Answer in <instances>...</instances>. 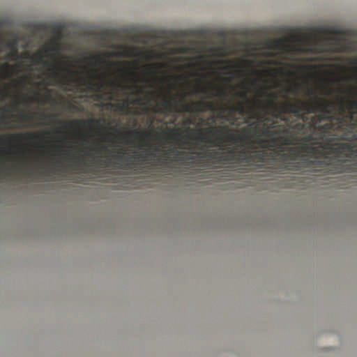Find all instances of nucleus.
Segmentation results:
<instances>
[{"mask_svg": "<svg viewBox=\"0 0 357 357\" xmlns=\"http://www.w3.org/2000/svg\"><path fill=\"white\" fill-rule=\"evenodd\" d=\"M259 97L268 99L265 106L273 110L272 116L287 123L286 114H292L303 122L290 125L298 132L312 133L301 138V148L307 156L305 158L310 167L324 168L329 165V157L326 154H351L354 148L349 143L333 142L335 140L357 141V99L346 100L337 96V105L335 102L317 97L312 89L307 90V96L312 101L298 100L294 103L288 99L281 107L275 105L278 99L276 93H270L266 88L259 87Z\"/></svg>", "mask_w": 357, "mask_h": 357, "instance_id": "obj_1", "label": "nucleus"}, {"mask_svg": "<svg viewBox=\"0 0 357 357\" xmlns=\"http://www.w3.org/2000/svg\"><path fill=\"white\" fill-rule=\"evenodd\" d=\"M107 157L105 160L103 158L104 148L100 144L94 142L86 146L87 151H81L83 153V157L79 158L76 161L75 169L82 171L83 172H91L94 168L102 165L109 166L112 162V155H110V143H112V126L109 122L107 124Z\"/></svg>", "mask_w": 357, "mask_h": 357, "instance_id": "obj_2", "label": "nucleus"}, {"mask_svg": "<svg viewBox=\"0 0 357 357\" xmlns=\"http://www.w3.org/2000/svg\"><path fill=\"white\" fill-rule=\"evenodd\" d=\"M198 154L202 155V158H207L208 160H213L215 162H230L238 160L245 162H251L255 161L263 162L265 161L266 157L269 155L264 150H254L249 152L246 149H243L241 151V154L238 157L236 156L234 149L229 150L227 155H225L222 152L213 149L208 150L204 153L202 152H199Z\"/></svg>", "mask_w": 357, "mask_h": 357, "instance_id": "obj_3", "label": "nucleus"}, {"mask_svg": "<svg viewBox=\"0 0 357 357\" xmlns=\"http://www.w3.org/2000/svg\"><path fill=\"white\" fill-rule=\"evenodd\" d=\"M207 132L212 133L214 139L208 137L204 134L201 130L198 131V139L203 142L208 144L209 146H217L222 148L227 142L239 143L246 139L245 135H236L231 132V130L227 126H211L207 128Z\"/></svg>", "mask_w": 357, "mask_h": 357, "instance_id": "obj_4", "label": "nucleus"}, {"mask_svg": "<svg viewBox=\"0 0 357 357\" xmlns=\"http://www.w3.org/2000/svg\"><path fill=\"white\" fill-rule=\"evenodd\" d=\"M236 95L243 99H245L248 102H252V105L249 106V107H245L243 103H239L238 105H232L228 108V114L225 116L224 112L225 109L223 108H220L218 112V116L221 119H225L229 123L231 126L237 125V122L238 121V118L235 116V114L238 113L240 115L245 116L248 120L253 119L256 117V115L254 114L256 106H261V101L259 99H252L250 100L248 98V92H237Z\"/></svg>", "mask_w": 357, "mask_h": 357, "instance_id": "obj_5", "label": "nucleus"}, {"mask_svg": "<svg viewBox=\"0 0 357 357\" xmlns=\"http://www.w3.org/2000/svg\"><path fill=\"white\" fill-rule=\"evenodd\" d=\"M322 34L340 36L346 35L347 31L344 29L331 26H314L310 29V33L305 37L291 34L289 37L275 40L273 41V43H274V45L278 47H284L286 46V43H289L290 40L298 43H308L312 40V38L316 40H319L320 35Z\"/></svg>", "mask_w": 357, "mask_h": 357, "instance_id": "obj_6", "label": "nucleus"}, {"mask_svg": "<svg viewBox=\"0 0 357 357\" xmlns=\"http://www.w3.org/2000/svg\"><path fill=\"white\" fill-rule=\"evenodd\" d=\"M43 54L40 52H36L31 59L35 63H43L44 66L48 69L51 70L52 68L54 70H61L66 73V76H63L60 73L53 72L49 75V77L52 79L54 83L49 82V85H54V84H68L70 82L74 81L73 77L75 75V72L71 70L69 66H64L61 62H56L53 66L50 62L44 61Z\"/></svg>", "mask_w": 357, "mask_h": 357, "instance_id": "obj_7", "label": "nucleus"}, {"mask_svg": "<svg viewBox=\"0 0 357 357\" xmlns=\"http://www.w3.org/2000/svg\"><path fill=\"white\" fill-rule=\"evenodd\" d=\"M98 76L96 70L90 73L89 77H79L77 79L78 84L84 86L88 92L93 93L96 100L103 98L104 85L102 81L96 80L95 77Z\"/></svg>", "mask_w": 357, "mask_h": 357, "instance_id": "obj_8", "label": "nucleus"}, {"mask_svg": "<svg viewBox=\"0 0 357 357\" xmlns=\"http://www.w3.org/2000/svg\"><path fill=\"white\" fill-rule=\"evenodd\" d=\"M66 27V24L63 22L38 23L33 25L32 29L34 32L50 31L54 34L58 39H60Z\"/></svg>", "mask_w": 357, "mask_h": 357, "instance_id": "obj_9", "label": "nucleus"}, {"mask_svg": "<svg viewBox=\"0 0 357 357\" xmlns=\"http://www.w3.org/2000/svg\"><path fill=\"white\" fill-rule=\"evenodd\" d=\"M288 153H282L285 148L282 146H280V151L276 153L277 156L281 158L283 161H295L301 160L305 162V155L301 148V142L299 146H291L288 149Z\"/></svg>", "mask_w": 357, "mask_h": 357, "instance_id": "obj_10", "label": "nucleus"}, {"mask_svg": "<svg viewBox=\"0 0 357 357\" xmlns=\"http://www.w3.org/2000/svg\"><path fill=\"white\" fill-rule=\"evenodd\" d=\"M177 96L165 97L163 100L158 102L154 108V112L157 113H170L177 111Z\"/></svg>", "mask_w": 357, "mask_h": 357, "instance_id": "obj_11", "label": "nucleus"}, {"mask_svg": "<svg viewBox=\"0 0 357 357\" xmlns=\"http://www.w3.org/2000/svg\"><path fill=\"white\" fill-rule=\"evenodd\" d=\"M123 56L126 58H142L144 60L150 59L149 53L136 46L126 47L121 52Z\"/></svg>", "mask_w": 357, "mask_h": 357, "instance_id": "obj_12", "label": "nucleus"}, {"mask_svg": "<svg viewBox=\"0 0 357 357\" xmlns=\"http://www.w3.org/2000/svg\"><path fill=\"white\" fill-rule=\"evenodd\" d=\"M139 62L137 60L132 61H123L121 63V68L123 73L128 77H133L135 78L138 77L137 70L139 68Z\"/></svg>", "mask_w": 357, "mask_h": 357, "instance_id": "obj_13", "label": "nucleus"}, {"mask_svg": "<svg viewBox=\"0 0 357 357\" xmlns=\"http://www.w3.org/2000/svg\"><path fill=\"white\" fill-rule=\"evenodd\" d=\"M280 133H281V132L279 130H270L266 129L262 132L263 135H265L267 137H273L274 142H280L282 143V145L294 144L293 139L289 137L280 136V137H276V135H278V134H280Z\"/></svg>", "mask_w": 357, "mask_h": 357, "instance_id": "obj_14", "label": "nucleus"}, {"mask_svg": "<svg viewBox=\"0 0 357 357\" xmlns=\"http://www.w3.org/2000/svg\"><path fill=\"white\" fill-rule=\"evenodd\" d=\"M121 31L123 35L129 37L132 42L137 43L142 41V36L139 33V30L136 26H125L121 29Z\"/></svg>", "mask_w": 357, "mask_h": 357, "instance_id": "obj_15", "label": "nucleus"}, {"mask_svg": "<svg viewBox=\"0 0 357 357\" xmlns=\"http://www.w3.org/2000/svg\"><path fill=\"white\" fill-rule=\"evenodd\" d=\"M210 91H215V93L213 94V96H216L222 98H225L226 96H227V93L225 90L216 86L208 87L206 86H201L197 90L194 91L192 93L194 95H197L199 92H200L203 94H208Z\"/></svg>", "mask_w": 357, "mask_h": 357, "instance_id": "obj_16", "label": "nucleus"}, {"mask_svg": "<svg viewBox=\"0 0 357 357\" xmlns=\"http://www.w3.org/2000/svg\"><path fill=\"white\" fill-rule=\"evenodd\" d=\"M149 133L141 129H134L127 133V137L129 139L134 138L139 142H144L149 136Z\"/></svg>", "mask_w": 357, "mask_h": 357, "instance_id": "obj_17", "label": "nucleus"}, {"mask_svg": "<svg viewBox=\"0 0 357 357\" xmlns=\"http://www.w3.org/2000/svg\"><path fill=\"white\" fill-rule=\"evenodd\" d=\"M196 105L197 111L199 112H204L205 110H208L213 112H215L217 111L218 107L211 102H205L204 101H198L195 103Z\"/></svg>", "mask_w": 357, "mask_h": 357, "instance_id": "obj_18", "label": "nucleus"}, {"mask_svg": "<svg viewBox=\"0 0 357 357\" xmlns=\"http://www.w3.org/2000/svg\"><path fill=\"white\" fill-rule=\"evenodd\" d=\"M91 122L92 121L90 120H78L71 123L61 122V123L63 125V128L66 129L67 127L72 128L74 124H75L77 127H85L89 126Z\"/></svg>", "mask_w": 357, "mask_h": 357, "instance_id": "obj_19", "label": "nucleus"}, {"mask_svg": "<svg viewBox=\"0 0 357 357\" xmlns=\"http://www.w3.org/2000/svg\"><path fill=\"white\" fill-rule=\"evenodd\" d=\"M116 63L114 61V60L113 59V82H112V84H113V101L114 100V96L116 95ZM116 105L113 102V113L116 111Z\"/></svg>", "mask_w": 357, "mask_h": 357, "instance_id": "obj_20", "label": "nucleus"}, {"mask_svg": "<svg viewBox=\"0 0 357 357\" xmlns=\"http://www.w3.org/2000/svg\"><path fill=\"white\" fill-rule=\"evenodd\" d=\"M107 56V85L109 87L112 86V53L108 52Z\"/></svg>", "mask_w": 357, "mask_h": 357, "instance_id": "obj_21", "label": "nucleus"}, {"mask_svg": "<svg viewBox=\"0 0 357 357\" xmlns=\"http://www.w3.org/2000/svg\"><path fill=\"white\" fill-rule=\"evenodd\" d=\"M27 137L28 139H32V140H37L39 138V136L33 133H29L26 135L22 134H18V135H10V137H15L16 140L17 141H22L24 139V137Z\"/></svg>", "mask_w": 357, "mask_h": 357, "instance_id": "obj_22", "label": "nucleus"}, {"mask_svg": "<svg viewBox=\"0 0 357 357\" xmlns=\"http://www.w3.org/2000/svg\"><path fill=\"white\" fill-rule=\"evenodd\" d=\"M259 122H252L250 125V126L255 128V131H257L259 129L261 123H265V122L270 123L271 122V121H273L272 119H271L269 117H265V116H259Z\"/></svg>", "mask_w": 357, "mask_h": 357, "instance_id": "obj_23", "label": "nucleus"}, {"mask_svg": "<svg viewBox=\"0 0 357 357\" xmlns=\"http://www.w3.org/2000/svg\"><path fill=\"white\" fill-rule=\"evenodd\" d=\"M20 118L23 121H30L33 119V114L23 112L20 115Z\"/></svg>", "mask_w": 357, "mask_h": 357, "instance_id": "obj_24", "label": "nucleus"}, {"mask_svg": "<svg viewBox=\"0 0 357 357\" xmlns=\"http://www.w3.org/2000/svg\"><path fill=\"white\" fill-rule=\"evenodd\" d=\"M165 153V155H169L170 153H173L176 156L178 157V156L184 155L185 152L184 151H178V150H176V149H170L166 151Z\"/></svg>", "mask_w": 357, "mask_h": 357, "instance_id": "obj_25", "label": "nucleus"}, {"mask_svg": "<svg viewBox=\"0 0 357 357\" xmlns=\"http://www.w3.org/2000/svg\"><path fill=\"white\" fill-rule=\"evenodd\" d=\"M248 142L249 143L248 148L252 149L253 144H264L266 142V141L262 139H257L256 140H252V141L248 140Z\"/></svg>", "mask_w": 357, "mask_h": 357, "instance_id": "obj_26", "label": "nucleus"}, {"mask_svg": "<svg viewBox=\"0 0 357 357\" xmlns=\"http://www.w3.org/2000/svg\"><path fill=\"white\" fill-rule=\"evenodd\" d=\"M180 135V133L176 132L174 129L169 130V132L167 134V138L169 139H176V137Z\"/></svg>", "mask_w": 357, "mask_h": 357, "instance_id": "obj_27", "label": "nucleus"}, {"mask_svg": "<svg viewBox=\"0 0 357 357\" xmlns=\"http://www.w3.org/2000/svg\"><path fill=\"white\" fill-rule=\"evenodd\" d=\"M301 86L299 84H296L294 87H291L285 90L284 92H290L294 94H298V91L300 89Z\"/></svg>", "mask_w": 357, "mask_h": 357, "instance_id": "obj_28", "label": "nucleus"}, {"mask_svg": "<svg viewBox=\"0 0 357 357\" xmlns=\"http://www.w3.org/2000/svg\"><path fill=\"white\" fill-rule=\"evenodd\" d=\"M284 168L287 170H297L298 166L294 162H289L287 164Z\"/></svg>", "mask_w": 357, "mask_h": 357, "instance_id": "obj_29", "label": "nucleus"}, {"mask_svg": "<svg viewBox=\"0 0 357 357\" xmlns=\"http://www.w3.org/2000/svg\"><path fill=\"white\" fill-rule=\"evenodd\" d=\"M115 120L113 119V128H112V130H113V148L114 147V139H115V135H116V128L114 126V124H115ZM114 158V154L113 153V158Z\"/></svg>", "mask_w": 357, "mask_h": 357, "instance_id": "obj_30", "label": "nucleus"}, {"mask_svg": "<svg viewBox=\"0 0 357 357\" xmlns=\"http://www.w3.org/2000/svg\"><path fill=\"white\" fill-rule=\"evenodd\" d=\"M323 89L325 90L326 93L325 94L327 96H331L334 93V90L332 89H328L326 86H324Z\"/></svg>", "mask_w": 357, "mask_h": 357, "instance_id": "obj_31", "label": "nucleus"}, {"mask_svg": "<svg viewBox=\"0 0 357 357\" xmlns=\"http://www.w3.org/2000/svg\"><path fill=\"white\" fill-rule=\"evenodd\" d=\"M1 68L6 70H14L13 66H10L8 63H5V64L2 65Z\"/></svg>", "mask_w": 357, "mask_h": 357, "instance_id": "obj_32", "label": "nucleus"}, {"mask_svg": "<svg viewBox=\"0 0 357 357\" xmlns=\"http://www.w3.org/2000/svg\"><path fill=\"white\" fill-rule=\"evenodd\" d=\"M182 108L183 111L187 112H190L192 110V106L189 105H183Z\"/></svg>", "mask_w": 357, "mask_h": 357, "instance_id": "obj_33", "label": "nucleus"}, {"mask_svg": "<svg viewBox=\"0 0 357 357\" xmlns=\"http://www.w3.org/2000/svg\"><path fill=\"white\" fill-rule=\"evenodd\" d=\"M270 126L269 128H274L277 126V122L274 120L271 121V122L269 123Z\"/></svg>", "mask_w": 357, "mask_h": 357, "instance_id": "obj_34", "label": "nucleus"}, {"mask_svg": "<svg viewBox=\"0 0 357 357\" xmlns=\"http://www.w3.org/2000/svg\"><path fill=\"white\" fill-rule=\"evenodd\" d=\"M48 118V116L45 114H40V119L42 120H47Z\"/></svg>", "mask_w": 357, "mask_h": 357, "instance_id": "obj_35", "label": "nucleus"}, {"mask_svg": "<svg viewBox=\"0 0 357 357\" xmlns=\"http://www.w3.org/2000/svg\"><path fill=\"white\" fill-rule=\"evenodd\" d=\"M116 45H114L113 43V53H112V55H113V59L116 56Z\"/></svg>", "mask_w": 357, "mask_h": 357, "instance_id": "obj_36", "label": "nucleus"}, {"mask_svg": "<svg viewBox=\"0 0 357 357\" xmlns=\"http://www.w3.org/2000/svg\"><path fill=\"white\" fill-rule=\"evenodd\" d=\"M117 30L113 26V40L116 38Z\"/></svg>", "mask_w": 357, "mask_h": 357, "instance_id": "obj_37", "label": "nucleus"}, {"mask_svg": "<svg viewBox=\"0 0 357 357\" xmlns=\"http://www.w3.org/2000/svg\"><path fill=\"white\" fill-rule=\"evenodd\" d=\"M133 88L135 89V90L136 91L135 93L137 94V92H138V85L136 84V83H134V84L132 85Z\"/></svg>", "mask_w": 357, "mask_h": 357, "instance_id": "obj_38", "label": "nucleus"}, {"mask_svg": "<svg viewBox=\"0 0 357 357\" xmlns=\"http://www.w3.org/2000/svg\"><path fill=\"white\" fill-rule=\"evenodd\" d=\"M264 147H265V148H268V149H272L273 146H271V145H270V144H265V145L264 146Z\"/></svg>", "mask_w": 357, "mask_h": 357, "instance_id": "obj_39", "label": "nucleus"}, {"mask_svg": "<svg viewBox=\"0 0 357 357\" xmlns=\"http://www.w3.org/2000/svg\"><path fill=\"white\" fill-rule=\"evenodd\" d=\"M92 59L96 61V62H98L99 61V59L98 56H94L92 57Z\"/></svg>", "mask_w": 357, "mask_h": 357, "instance_id": "obj_40", "label": "nucleus"}, {"mask_svg": "<svg viewBox=\"0 0 357 357\" xmlns=\"http://www.w3.org/2000/svg\"><path fill=\"white\" fill-rule=\"evenodd\" d=\"M344 79H345L344 77H341L339 79H336L335 81V82H341V81H344Z\"/></svg>", "mask_w": 357, "mask_h": 357, "instance_id": "obj_41", "label": "nucleus"}, {"mask_svg": "<svg viewBox=\"0 0 357 357\" xmlns=\"http://www.w3.org/2000/svg\"><path fill=\"white\" fill-rule=\"evenodd\" d=\"M128 143L132 146H135V142L133 140L129 139Z\"/></svg>", "mask_w": 357, "mask_h": 357, "instance_id": "obj_42", "label": "nucleus"}, {"mask_svg": "<svg viewBox=\"0 0 357 357\" xmlns=\"http://www.w3.org/2000/svg\"><path fill=\"white\" fill-rule=\"evenodd\" d=\"M3 112H10V109L8 107L1 108Z\"/></svg>", "mask_w": 357, "mask_h": 357, "instance_id": "obj_43", "label": "nucleus"}, {"mask_svg": "<svg viewBox=\"0 0 357 357\" xmlns=\"http://www.w3.org/2000/svg\"><path fill=\"white\" fill-rule=\"evenodd\" d=\"M334 40H335L336 43H339V42L340 41V38H338V37H335V38H334Z\"/></svg>", "mask_w": 357, "mask_h": 357, "instance_id": "obj_44", "label": "nucleus"}, {"mask_svg": "<svg viewBox=\"0 0 357 357\" xmlns=\"http://www.w3.org/2000/svg\"><path fill=\"white\" fill-rule=\"evenodd\" d=\"M10 56L13 57V58H15L16 56H17V52H14L13 54H11Z\"/></svg>", "mask_w": 357, "mask_h": 357, "instance_id": "obj_45", "label": "nucleus"}, {"mask_svg": "<svg viewBox=\"0 0 357 357\" xmlns=\"http://www.w3.org/2000/svg\"><path fill=\"white\" fill-rule=\"evenodd\" d=\"M180 144H181L180 147H181V148H184V146H183V145L185 144V143L184 142H183V141H181V143H180Z\"/></svg>", "mask_w": 357, "mask_h": 357, "instance_id": "obj_46", "label": "nucleus"}, {"mask_svg": "<svg viewBox=\"0 0 357 357\" xmlns=\"http://www.w3.org/2000/svg\"><path fill=\"white\" fill-rule=\"evenodd\" d=\"M4 24V21L0 20V28Z\"/></svg>", "mask_w": 357, "mask_h": 357, "instance_id": "obj_47", "label": "nucleus"}, {"mask_svg": "<svg viewBox=\"0 0 357 357\" xmlns=\"http://www.w3.org/2000/svg\"><path fill=\"white\" fill-rule=\"evenodd\" d=\"M230 68H231V66H225V67H224V69H225V70H229V69H230Z\"/></svg>", "mask_w": 357, "mask_h": 357, "instance_id": "obj_48", "label": "nucleus"}, {"mask_svg": "<svg viewBox=\"0 0 357 357\" xmlns=\"http://www.w3.org/2000/svg\"><path fill=\"white\" fill-rule=\"evenodd\" d=\"M257 81H255V82H252V85L253 86H257Z\"/></svg>", "mask_w": 357, "mask_h": 357, "instance_id": "obj_49", "label": "nucleus"}, {"mask_svg": "<svg viewBox=\"0 0 357 357\" xmlns=\"http://www.w3.org/2000/svg\"><path fill=\"white\" fill-rule=\"evenodd\" d=\"M143 146H144V145L142 144H140L139 148L142 149V148H143Z\"/></svg>", "mask_w": 357, "mask_h": 357, "instance_id": "obj_50", "label": "nucleus"}, {"mask_svg": "<svg viewBox=\"0 0 357 357\" xmlns=\"http://www.w3.org/2000/svg\"><path fill=\"white\" fill-rule=\"evenodd\" d=\"M147 154L148 155H152V153L149 151H147Z\"/></svg>", "mask_w": 357, "mask_h": 357, "instance_id": "obj_51", "label": "nucleus"}, {"mask_svg": "<svg viewBox=\"0 0 357 357\" xmlns=\"http://www.w3.org/2000/svg\"><path fill=\"white\" fill-rule=\"evenodd\" d=\"M128 158H129V159H132V158H133V156L130 155Z\"/></svg>", "mask_w": 357, "mask_h": 357, "instance_id": "obj_52", "label": "nucleus"}, {"mask_svg": "<svg viewBox=\"0 0 357 357\" xmlns=\"http://www.w3.org/2000/svg\"><path fill=\"white\" fill-rule=\"evenodd\" d=\"M110 96H111V95H109V94L108 95V99H109V100H111V97H110Z\"/></svg>", "mask_w": 357, "mask_h": 357, "instance_id": "obj_53", "label": "nucleus"}, {"mask_svg": "<svg viewBox=\"0 0 357 357\" xmlns=\"http://www.w3.org/2000/svg\"><path fill=\"white\" fill-rule=\"evenodd\" d=\"M158 68H161L162 67V66L160 63H158Z\"/></svg>", "mask_w": 357, "mask_h": 357, "instance_id": "obj_54", "label": "nucleus"}, {"mask_svg": "<svg viewBox=\"0 0 357 357\" xmlns=\"http://www.w3.org/2000/svg\"><path fill=\"white\" fill-rule=\"evenodd\" d=\"M74 158H77V155L76 154H74Z\"/></svg>", "mask_w": 357, "mask_h": 357, "instance_id": "obj_55", "label": "nucleus"}, {"mask_svg": "<svg viewBox=\"0 0 357 357\" xmlns=\"http://www.w3.org/2000/svg\"><path fill=\"white\" fill-rule=\"evenodd\" d=\"M112 106L111 103H108V107Z\"/></svg>", "mask_w": 357, "mask_h": 357, "instance_id": "obj_56", "label": "nucleus"}]
</instances>
